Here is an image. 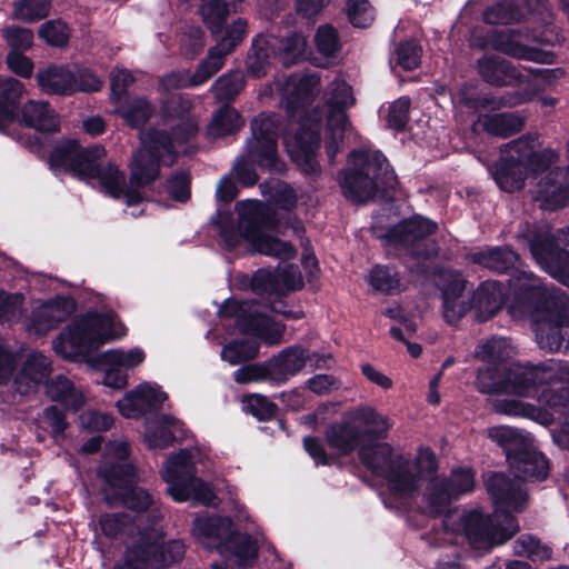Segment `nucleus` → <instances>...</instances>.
<instances>
[{"label": "nucleus", "instance_id": "obj_1", "mask_svg": "<svg viewBox=\"0 0 569 569\" xmlns=\"http://www.w3.org/2000/svg\"><path fill=\"white\" fill-rule=\"evenodd\" d=\"M191 102L181 97L162 103L160 119L163 126L173 129V137L169 138L163 129H151L140 134L141 147L130 162L129 187L124 173L116 164H99L106 157L101 144L81 148L76 140H60L49 154L50 169L56 174L70 173L81 180L97 181L104 193L113 199L123 198L127 208H133L142 201L139 189L158 177L160 163L172 164L179 152L178 146L197 134L198 121L189 116Z\"/></svg>", "mask_w": 569, "mask_h": 569}, {"label": "nucleus", "instance_id": "obj_2", "mask_svg": "<svg viewBox=\"0 0 569 569\" xmlns=\"http://www.w3.org/2000/svg\"><path fill=\"white\" fill-rule=\"evenodd\" d=\"M276 86L295 131L286 132L283 137L288 154L306 173L316 174L319 171L317 152L321 137L327 156L333 161L351 132L346 110L356 102L352 88L341 76H337L327 86L323 92V122L322 111L305 110L319 92L320 77L317 73L292 74Z\"/></svg>", "mask_w": 569, "mask_h": 569}, {"label": "nucleus", "instance_id": "obj_3", "mask_svg": "<svg viewBox=\"0 0 569 569\" xmlns=\"http://www.w3.org/2000/svg\"><path fill=\"white\" fill-rule=\"evenodd\" d=\"M508 462L516 480L503 473H492L486 482L495 512L485 517L481 509H453L446 513L442 526L447 536L445 542H456L466 538L476 550L488 551L493 546L501 545L519 530V525L511 512L521 511L528 500L522 480L542 481L549 475V463L529 439L513 455L508 456Z\"/></svg>", "mask_w": 569, "mask_h": 569}, {"label": "nucleus", "instance_id": "obj_4", "mask_svg": "<svg viewBox=\"0 0 569 569\" xmlns=\"http://www.w3.org/2000/svg\"><path fill=\"white\" fill-rule=\"evenodd\" d=\"M559 154L540 150L533 136H522L503 144L491 174L498 187L507 192L520 190L529 177L536 182L532 199L543 210H558L569 204V168L556 167Z\"/></svg>", "mask_w": 569, "mask_h": 569}, {"label": "nucleus", "instance_id": "obj_5", "mask_svg": "<svg viewBox=\"0 0 569 569\" xmlns=\"http://www.w3.org/2000/svg\"><path fill=\"white\" fill-rule=\"evenodd\" d=\"M513 298L508 312L513 319L535 321L541 349L559 351L567 339L569 347V298L560 289H547L531 272L519 270L509 280Z\"/></svg>", "mask_w": 569, "mask_h": 569}, {"label": "nucleus", "instance_id": "obj_6", "mask_svg": "<svg viewBox=\"0 0 569 569\" xmlns=\"http://www.w3.org/2000/svg\"><path fill=\"white\" fill-rule=\"evenodd\" d=\"M359 458L376 476L385 479L383 502L386 507L397 510L411 509L421 482L437 470L436 456L429 448H420L411 459L393 457L391 446L380 442L361 447Z\"/></svg>", "mask_w": 569, "mask_h": 569}, {"label": "nucleus", "instance_id": "obj_7", "mask_svg": "<svg viewBox=\"0 0 569 569\" xmlns=\"http://www.w3.org/2000/svg\"><path fill=\"white\" fill-rule=\"evenodd\" d=\"M236 211L238 212L237 224L229 214H219L218 229L226 248L231 250L246 243L252 252L280 260H289L296 256V249L290 242L272 233L273 222L261 202L240 201L236 204Z\"/></svg>", "mask_w": 569, "mask_h": 569}, {"label": "nucleus", "instance_id": "obj_8", "mask_svg": "<svg viewBox=\"0 0 569 569\" xmlns=\"http://www.w3.org/2000/svg\"><path fill=\"white\" fill-rule=\"evenodd\" d=\"M127 328L109 309L76 317L52 341L54 352L78 361L107 342L122 339Z\"/></svg>", "mask_w": 569, "mask_h": 569}, {"label": "nucleus", "instance_id": "obj_9", "mask_svg": "<svg viewBox=\"0 0 569 569\" xmlns=\"http://www.w3.org/2000/svg\"><path fill=\"white\" fill-rule=\"evenodd\" d=\"M128 453L129 443L124 439L111 441L106 446L99 475L106 481L104 493L107 500L109 503L119 501L137 512L150 509L152 513H159L152 497L144 489L137 486L136 469L124 461Z\"/></svg>", "mask_w": 569, "mask_h": 569}, {"label": "nucleus", "instance_id": "obj_10", "mask_svg": "<svg viewBox=\"0 0 569 569\" xmlns=\"http://www.w3.org/2000/svg\"><path fill=\"white\" fill-rule=\"evenodd\" d=\"M207 455L197 447L182 449L166 459L161 477L176 502L192 500L204 506L216 505L212 485L198 477L207 468Z\"/></svg>", "mask_w": 569, "mask_h": 569}, {"label": "nucleus", "instance_id": "obj_11", "mask_svg": "<svg viewBox=\"0 0 569 569\" xmlns=\"http://www.w3.org/2000/svg\"><path fill=\"white\" fill-rule=\"evenodd\" d=\"M192 536L206 548H217L224 558L223 563H213L212 569H244L257 555V541L249 536L236 533L232 521L221 516H199L193 520Z\"/></svg>", "mask_w": 569, "mask_h": 569}, {"label": "nucleus", "instance_id": "obj_12", "mask_svg": "<svg viewBox=\"0 0 569 569\" xmlns=\"http://www.w3.org/2000/svg\"><path fill=\"white\" fill-rule=\"evenodd\" d=\"M395 182V172L378 150L351 152L348 169L340 176L343 196L356 203L369 201L379 189L392 188Z\"/></svg>", "mask_w": 569, "mask_h": 569}, {"label": "nucleus", "instance_id": "obj_13", "mask_svg": "<svg viewBox=\"0 0 569 569\" xmlns=\"http://www.w3.org/2000/svg\"><path fill=\"white\" fill-rule=\"evenodd\" d=\"M279 131L280 122L273 114L260 113L252 120V134L247 140L244 154L233 166V172L241 184L252 186L257 182L253 164L273 171L282 169L277 148Z\"/></svg>", "mask_w": 569, "mask_h": 569}, {"label": "nucleus", "instance_id": "obj_14", "mask_svg": "<svg viewBox=\"0 0 569 569\" xmlns=\"http://www.w3.org/2000/svg\"><path fill=\"white\" fill-rule=\"evenodd\" d=\"M480 77L492 86H519L521 91L508 93L492 103L497 107H515L537 96L542 82L547 79V70L536 69L522 72L510 61L495 54H485L478 60Z\"/></svg>", "mask_w": 569, "mask_h": 569}, {"label": "nucleus", "instance_id": "obj_15", "mask_svg": "<svg viewBox=\"0 0 569 569\" xmlns=\"http://www.w3.org/2000/svg\"><path fill=\"white\" fill-rule=\"evenodd\" d=\"M272 311L279 312L276 308ZM226 318H234L236 325L242 333L259 338L269 346L282 342L284 325L271 318V309L266 305L227 299L219 310ZM286 318H300L301 312L280 311Z\"/></svg>", "mask_w": 569, "mask_h": 569}, {"label": "nucleus", "instance_id": "obj_16", "mask_svg": "<svg viewBox=\"0 0 569 569\" xmlns=\"http://www.w3.org/2000/svg\"><path fill=\"white\" fill-rule=\"evenodd\" d=\"M528 246L541 269L569 287V227L551 233L543 224L528 236Z\"/></svg>", "mask_w": 569, "mask_h": 569}, {"label": "nucleus", "instance_id": "obj_17", "mask_svg": "<svg viewBox=\"0 0 569 569\" xmlns=\"http://www.w3.org/2000/svg\"><path fill=\"white\" fill-rule=\"evenodd\" d=\"M475 475L470 468L452 469L450 477L431 478L425 491L416 497L411 509L417 508L421 512L436 516L448 510L451 502L475 488Z\"/></svg>", "mask_w": 569, "mask_h": 569}, {"label": "nucleus", "instance_id": "obj_18", "mask_svg": "<svg viewBox=\"0 0 569 569\" xmlns=\"http://www.w3.org/2000/svg\"><path fill=\"white\" fill-rule=\"evenodd\" d=\"M184 546L180 540L162 541L158 530L140 533L139 543L129 548L122 563L114 569H160L183 557Z\"/></svg>", "mask_w": 569, "mask_h": 569}, {"label": "nucleus", "instance_id": "obj_19", "mask_svg": "<svg viewBox=\"0 0 569 569\" xmlns=\"http://www.w3.org/2000/svg\"><path fill=\"white\" fill-rule=\"evenodd\" d=\"M538 402L548 409L520 400L502 399L495 402V410L507 416L525 417L543 426L552 423L555 413H558L563 418L565 432L569 433V388H561L557 392L543 390Z\"/></svg>", "mask_w": 569, "mask_h": 569}, {"label": "nucleus", "instance_id": "obj_20", "mask_svg": "<svg viewBox=\"0 0 569 569\" xmlns=\"http://www.w3.org/2000/svg\"><path fill=\"white\" fill-rule=\"evenodd\" d=\"M533 373L529 369V365L516 363L506 370L503 378H500L498 366L488 365L478 370L476 388L481 393H506L520 398H535L536 385L530 382Z\"/></svg>", "mask_w": 569, "mask_h": 569}, {"label": "nucleus", "instance_id": "obj_21", "mask_svg": "<svg viewBox=\"0 0 569 569\" xmlns=\"http://www.w3.org/2000/svg\"><path fill=\"white\" fill-rule=\"evenodd\" d=\"M536 38L520 30H493L486 34L485 38L473 33L471 44L480 49L491 48L506 56L515 59H522L540 63L551 62V54L547 51L538 49L533 42Z\"/></svg>", "mask_w": 569, "mask_h": 569}, {"label": "nucleus", "instance_id": "obj_22", "mask_svg": "<svg viewBox=\"0 0 569 569\" xmlns=\"http://www.w3.org/2000/svg\"><path fill=\"white\" fill-rule=\"evenodd\" d=\"M74 311L76 302L69 296L34 299L31 301L30 311L23 318L24 330L29 336H47Z\"/></svg>", "mask_w": 569, "mask_h": 569}, {"label": "nucleus", "instance_id": "obj_23", "mask_svg": "<svg viewBox=\"0 0 569 569\" xmlns=\"http://www.w3.org/2000/svg\"><path fill=\"white\" fill-rule=\"evenodd\" d=\"M146 359V350L139 346L101 352L97 361L103 368L102 383L116 390L123 389L128 385V372L142 366Z\"/></svg>", "mask_w": 569, "mask_h": 569}, {"label": "nucleus", "instance_id": "obj_24", "mask_svg": "<svg viewBox=\"0 0 569 569\" xmlns=\"http://www.w3.org/2000/svg\"><path fill=\"white\" fill-rule=\"evenodd\" d=\"M167 400V392L158 383L143 381L127 391L116 406L124 418L139 419L159 410Z\"/></svg>", "mask_w": 569, "mask_h": 569}, {"label": "nucleus", "instance_id": "obj_25", "mask_svg": "<svg viewBox=\"0 0 569 569\" xmlns=\"http://www.w3.org/2000/svg\"><path fill=\"white\" fill-rule=\"evenodd\" d=\"M241 284L250 287L258 295H280L284 291L302 288L303 278L297 266L287 264L276 272L259 269L251 278L243 277Z\"/></svg>", "mask_w": 569, "mask_h": 569}, {"label": "nucleus", "instance_id": "obj_26", "mask_svg": "<svg viewBox=\"0 0 569 569\" xmlns=\"http://www.w3.org/2000/svg\"><path fill=\"white\" fill-rule=\"evenodd\" d=\"M436 230V223L422 217H413L396 226L391 232L392 241L411 247V253L418 257H432L438 249L435 243L428 244L425 238Z\"/></svg>", "mask_w": 569, "mask_h": 569}, {"label": "nucleus", "instance_id": "obj_27", "mask_svg": "<svg viewBox=\"0 0 569 569\" xmlns=\"http://www.w3.org/2000/svg\"><path fill=\"white\" fill-rule=\"evenodd\" d=\"M187 438L184 425L170 415H160L144 421L143 441L151 451H161Z\"/></svg>", "mask_w": 569, "mask_h": 569}, {"label": "nucleus", "instance_id": "obj_28", "mask_svg": "<svg viewBox=\"0 0 569 569\" xmlns=\"http://www.w3.org/2000/svg\"><path fill=\"white\" fill-rule=\"evenodd\" d=\"M466 281L458 271L445 270L440 274L443 317L447 322H458L469 310L470 299L463 295Z\"/></svg>", "mask_w": 569, "mask_h": 569}, {"label": "nucleus", "instance_id": "obj_29", "mask_svg": "<svg viewBox=\"0 0 569 569\" xmlns=\"http://www.w3.org/2000/svg\"><path fill=\"white\" fill-rule=\"evenodd\" d=\"M247 31V21L237 19L226 32V36L210 49L207 58L200 63V73L203 78H211L218 72L223 63L224 58L241 42Z\"/></svg>", "mask_w": 569, "mask_h": 569}, {"label": "nucleus", "instance_id": "obj_30", "mask_svg": "<svg viewBox=\"0 0 569 569\" xmlns=\"http://www.w3.org/2000/svg\"><path fill=\"white\" fill-rule=\"evenodd\" d=\"M349 420L355 423L361 440L386 439L392 427L390 417L379 412L373 406L351 409Z\"/></svg>", "mask_w": 569, "mask_h": 569}, {"label": "nucleus", "instance_id": "obj_31", "mask_svg": "<svg viewBox=\"0 0 569 569\" xmlns=\"http://www.w3.org/2000/svg\"><path fill=\"white\" fill-rule=\"evenodd\" d=\"M308 350L301 346H292L280 351L269 360L271 383L280 385L299 373L306 366Z\"/></svg>", "mask_w": 569, "mask_h": 569}, {"label": "nucleus", "instance_id": "obj_32", "mask_svg": "<svg viewBox=\"0 0 569 569\" xmlns=\"http://www.w3.org/2000/svg\"><path fill=\"white\" fill-rule=\"evenodd\" d=\"M505 299L503 287L497 281H485L475 291L471 309L478 321H487L501 308Z\"/></svg>", "mask_w": 569, "mask_h": 569}, {"label": "nucleus", "instance_id": "obj_33", "mask_svg": "<svg viewBox=\"0 0 569 569\" xmlns=\"http://www.w3.org/2000/svg\"><path fill=\"white\" fill-rule=\"evenodd\" d=\"M525 124V118L516 112L485 113L473 122L476 132L483 131L490 136L507 138L519 132Z\"/></svg>", "mask_w": 569, "mask_h": 569}, {"label": "nucleus", "instance_id": "obj_34", "mask_svg": "<svg viewBox=\"0 0 569 569\" xmlns=\"http://www.w3.org/2000/svg\"><path fill=\"white\" fill-rule=\"evenodd\" d=\"M37 82L48 94L68 96L74 92L76 73L68 66L52 64L37 73Z\"/></svg>", "mask_w": 569, "mask_h": 569}, {"label": "nucleus", "instance_id": "obj_35", "mask_svg": "<svg viewBox=\"0 0 569 569\" xmlns=\"http://www.w3.org/2000/svg\"><path fill=\"white\" fill-rule=\"evenodd\" d=\"M50 371L51 360L47 356L40 352L30 353L14 379L16 390L21 395L29 393L49 376Z\"/></svg>", "mask_w": 569, "mask_h": 569}, {"label": "nucleus", "instance_id": "obj_36", "mask_svg": "<svg viewBox=\"0 0 569 569\" xmlns=\"http://www.w3.org/2000/svg\"><path fill=\"white\" fill-rule=\"evenodd\" d=\"M19 121L38 131H56L60 120L50 104L43 100H29L21 108Z\"/></svg>", "mask_w": 569, "mask_h": 569}, {"label": "nucleus", "instance_id": "obj_37", "mask_svg": "<svg viewBox=\"0 0 569 569\" xmlns=\"http://www.w3.org/2000/svg\"><path fill=\"white\" fill-rule=\"evenodd\" d=\"M279 40L274 37L258 36L252 41L251 50L247 57V71L254 78L267 73L276 59V47Z\"/></svg>", "mask_w": 569, "mask_h": 569}, {"label": "nucleus", "instance_id": "obj_38", "mask_svg": "<svg viewBox=\"0 0 569 569\" xmlns=\"http://www.w3.org/2000/svg\"><path fill=\"white\" fill-rule=\"evenodd\" d=\"M529 369L535 372L530 379V382L532 381L536 385L535 397L539 398L545 390L540 391V389L545 385L555 382L569 383V361L550 359L536 366L529 365ZM549 391L551 390L549 389Z\"/></svg>", "mask_w": 569, "mask_h": 569}, {"label": "nucleus", "instance_id": "obj_39", "mask_svg": "<svg viewBox=\"0 0 569 569\" xmlns=\"http://www.w3.org/2000/svg\"><path fill=\"white\" fill-rule=\"evenodd\" d=\"M328 445L339 455L350 453L361 441L355 423L349 420V411L339 423L331 425L326 431Z\"/></svg>", "mask_w": 569, "mask_h": 569}, {"label": "nucleus", "instance_id": "obj_40", "mask_svg": "<svg viewBox=\"0 0 569 569\" xmlns=\"http://www.w3.org/2000/svg\"><path fill=\"white\" fill-rule=\"evenodd\" d=\"M46 392L51 400L60 402L68 409L78 410L86 403L83 391L62 375L47 383Z\"/></svg>", "mask_w": 569, "mask_h": 569}, {"label": "nucleus", "instance_id": "obj_41", "mask_svg": "<svg viewBox=\"0 0 569 569\" xmlns=\"http://www.w3.org/2000/svg\"><path fill=\"white\" fill-rule=\"evenodd\" d=\"M243 0H210L200 8L203 23L212 33L221 30L230 12L242 11Z\"/></svg>", "mask_w": 569, "mask_h": 569}, {"label": "nucleus", "instance_id": "obj_42", "mask_svg": "<svg viewBox=\"0 0 569 569\" xmlns=\"http://www.w3.org/2000/svg\"><path fill=\"white\" fill-rule=\"evenodd\" d=\"M26 92L24 86L17 79L8 78L0 93V131L13 121L18 113V103Z\"/></svg>", "mask_w": 569, "mask_h": 569}, {"label": "nucleus", "instance_id": "obj_43", "mask_svg": "<svg viewBox=\"0 0 569 569\" xmlns=\"http://www.w3.org/2000/svg\"><path fill=\"white\" fill-rule=\"evenodd\" d=\"M516 355V349L509 339L491 337L480 341L475 350V358L488 365L498 366Z\"/></svg>", "mask_w": 569, "mask_h": 569}, {"label": "nucleus", "instance_id": "obj_44", "mask_svg": "<svg viewBox=\"0 0 569 569\" xmlns=\"http://www.w3.org/2000/svg\"><path fill=\"white\" fill-rule=\"evenodd\" d=\"M472 259L485 268L503 272L513 267L519 258L509 247H499L476 252Z\"/></svg>", "mask_w": 569, "mask_h": 569}, {"label": "nucleus", "instance_id": "obj_45", "mask_svg": "<svg viewBox=\"0 0 569 569\" xmlns=\"http://www.w3.org/2000/svg\"><path fill=\"white\" fill-rule=\"evenodd\" d=\"M116 112L128 126L138 128L149 120L153 112V107L144 98H132L118 106Z\"/></svg>", "mask_w": 569, "mask_h": 569}, {"label": "nucleus", "instance_id": "obj_46", "mask_svg": "<svg viewBox=\"0 0 569 569\" xmlns=\"http://www.w3.org/2000/svg\"><path fill=\"white\" fill-rule=\"evenodd\" d=\"M243 126V120L239 112L232 108H221L212 118L208 134L211 138H220L233 133Z\"/></svg>", "mask_w": 569, "mask_h": 569}, {"label": "nucleus", "instance_id": "obj_47", "mask_svg": "<svg viewBox=\"0 0 569 569\" xmlns=\"http://www.w3.org/2000/svg\"><path fill=\"white\" fill-rule=\"evenodd\" d=\"M526 12L516 4V0H501L483 12V20L490 24H509L525 19Z\"/></svg>", "mask_w": 569, "mask_h": 569}, {"label": "nucleus", "instance_id": "obj_48", "mask_svg": "<svg viewBox=\"0 0 569 569\" xmlns=\"http://www.w3.org/2000/svg\"><path fill=\"white\" fill-rule=\"evenodd\" d=\"M487 433L492 441L506 450L507 457L509 453L513 455L530 439L529 435H525L518 429L508 426L491 427Z\"/></svg>", "mask_w": 569, "mask_h": 569}, {"label": "nucleus", "instance_id": "obj_49", "mask_svg": "<svg viewBox=\"0 0 569 569\" xmlns=\"http://www.w3.org/2000/svg\"><path fill=\"white\" fill-rule=\"evenodd\" d=\"M259 345L253 341L234 340L223 346L221 360L230 366H237L257 357Z\"/></svg>", "mask_w": 569, "mask_h": 569}, {"label": "nucleus", "instance_id": "obj_50", "mask_svg": "<svg viewBox=\"0 0 569 569\" xmlns=\"http://www.w3.org/2000/svg\"><path fill=\"white\" fill-rule=\"evenodd\" d=\"M24 296L20 292L0 291V322L9 326L23 318Z\"/></svg>", "mask_w": 569, "mask_h": 569}, {"label": "nucleus", "instance_id": "obj_51", "mask_svg": "<svg viewBox=\"0 0 569 569\" xmlns=\"http://www.w3.org/2000/svg\"><path fill=\"white\" fill-rule=\"evenodd\" d=\"M513 552L517 556L527 557L531 561H543L551 557L550 548L529 535H522L515 541Z\"/></svg>", "mask_w": 569, "mask_h": 569}, {"label": "nucleus", "instance_id": "obj_52", "mask_svg": "<svg viewBox=\"0 0 569 569\" xmlns=\"http://www.w3.org/2000/svg\"><path fill=\"white\" fill-rule=\"evenodd\" d=\"M368 282L376 290L383 293L401 291V282L398 274L390 268L376 266L368 276Z\"/></svg>", "mask_w": 569, "mask_h": 569}, {"label": "nucleus", "instance_id": "obj_53", "mask_svg": "<svg viewBox=\"0 0 569 569\" xmlns=\"http://www.w3.org/2000/svg\"><path fill=\"white\" fill-rule=\"evenodd\" d=\"M50 12V0H20L14 4L12 18L33 22L47 17Z\"/></svg>", "mask_w": 569, "mask_h": 569}, {"label": "nucleus", "instance_id": "obj_54", "mask_svg": "<svg viewBox=\"0 0 569 569\" xmlns=\"http://www.w3.org/2000/svg\"><path fill=\"white\" fill-rule=\"evenodd\" d=\"M200 73V64L198 66L196 72L190 76L188 71H176L166 74L159 84V90L162 92H169L170 90L180 89L183 87H198L204 83L209 78H203V74Z\"/></svg>", "mask_w": 569, "mask_h": 569}, {"label": "nucleus", "instance_id": "obj_55", "mask_svg": "<svg viewBox=\"0 0 569 569\" xmlns=\"http://www.w3.org/2000/svg\"><path fill=\"white\" fill-rule=\"evenodd\" d=\"M263 194L268 196L278 207L289 210L297 203L295 190L284 182L274 181L260 184Z\"/></svg>", "mask_w": 569, "mask_h": 569}, {"label": "nucleus", "instance_id": "obj_56", "mask_svg": "<svg viewBox=\"0 0 569 569\" xmlns=\"http://www.w3.org/2000/svg\"><path fill=\"white\" fill-rule=\"evenodd\" d=\"M38 33L46 43L52 47H63L70 38V30L62 20L44 22Z\"/></svg>", "mask_w": 569, "mask_h": 569}, {"label": "nucleus", "instance_id": "obj_57", "mask_svg": "<svg viewBox=\"0 0 569 569\" xmlns=\"http://www.w3.org/2000/svg\"><path fill=\"white\" fill-rule=\"evenodd\" d=\"M2 37L6 40L10 51L23 52L33 44V33L30 29L21 27H6L2 29Z\"/></svg>", "mask_w": 569, "mask_h": 569}, {"label": "nucleus", "instance_id": "obj_58", "mask_svg": "<svg viewBox=\"0 0 569 569\" xmlns=\"http://www.w3.org/2000/svg\"><path fill=\"white\" fill-rule=\"evenodd\" d=\"M243 87V77L233 72L220 77L212 86L214 96L219 100H229L237 96Z\"/></svg>", "mask_w": 569, "mask_h": 569}, {"label": "nucleus", "instance_id": "obj_59", "mask_svg": "<svg viewBox=\"0 0 569 569\" xmlns=\"http://www.w3.org/2000/svg\"><path fill=\"white\" fill-rule=\"evenodd\" d=\"M347 14L350 22L358 28H366L375 19V10L368 0H348Z\"/></svg>", "mask_w": 569, "mask_h": 569}, {"label": "nucleus", "instance_id": "obj_60", "mask_svg": "<svg viewBox=\"0 0 569 569\" xmlns=\"http://www.w3.org/2000/svg\"><path fill=\"white\" fill-rule=\"evenodd\" d=\"M315 42L318 51L326 57L335 56L340 49L337 30L328 24L318 28Z\"/></svg>", "mask_w": 569, "mask_h": 569}, {"label": "nucleus", "instance_id": "obj_61", "mask_svg": "<svg viewBox=\"0 0 569 569\" xmlns=\"http://www.w3.org/2000/svg\"><path fill=\"white\" fill-rule=\"evenodd\" d=\"M234 380L238 383H250L267 380L271 382V369L269 361L264 365L254 363L240 367L234 371Z\"/></svg>", "mask_w": 569, "mask_h": 569}, {"label": "nucleus", "instance_id": "obj_62", "mask_svg": "<svg viewBox=\"0 0 569 569\" xmlns=\"http://www.w3.org/2000/svg\"><path fill=\"white\" fill-rule=\"evenodd\" d=\"M307 39L301 33L293 32L281 41L280 54L283 63H293L306 50Z\"/></svg>", "mask_w": 569, "mask_h": 569}, {"label": "nucleus", "instance_id": "obj_63", "mask_svg": "<svg viewBox=\"0 0 569 569\" xmlns=\"http://www.w3.org/2000/svg\"><path fill=\"white\" fill-rule=\"evenodd\" d=\"M244 409L259 420H267L276 413V405L262 395H250L243 398Z\"/></svg>", "mask_w": 569, "mask_h": 569}, {"label": "nucleus", "instance_id": "obj_64", "mask_svg": "<svg viewBox=\"0 0 569 569\" xmlns=\"http://www.w3.org/2000/svg\"><path fill=\"white\" fill-rule=\"evenodd\" d=\"M40 427L53 438L62 436L68 423L64 416L56 408H46L39 419Z\"/></svg>", "mask_w": 569, "mask_h": 569}]
</instances>
